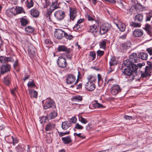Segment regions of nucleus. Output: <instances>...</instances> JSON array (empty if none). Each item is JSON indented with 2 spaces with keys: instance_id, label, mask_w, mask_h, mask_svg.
Instances as JSON below:
<instances>
[{
  "instance_id": "f257e3e1",
  "label": "nucleus",
  "mask_w": 152,
  "mask_h": 152,
  "mask_svg": "<svg viewBox=\"0 0 152 152\" xmlns=\"http://www.w3.org/2000/svg\"><path fill=\"white\" fill-rule=\"evenodd\" d=\"M58 8L57 6L51 5L50 9L47 10L45 17L48 21L53 22L55 20H61L64 18L65 16V13L61 10H58L55 12L54 14V17H51L53 12Z\"/></svg>"
},
{
  "instance_id": "f03ea898",
  "label": "nucleus",
  "mask_w": 152,
  "mask_h": 152,
  "mask_svg": "<svg viewBox=\"0 0 152 152\" xmlns=\"http://www.w3.org/2000/svg\"><path fill=\"white\" fill-rule=\"evenodd\" d=\"M54 36L58 39H61L64 37L66 39L69 40L72 39L73 36L69 34L61 29H57L54 32Z\"/></svg>"
},
{
  "instance_id": "7ed1b4c3",
  "label": "nucleus",
  "mask_w": 152,
  "mask_h": 152,
  "mask_svg": "<svg viewBox=\"0 0 152 152\" xmlns=\"http://www.w3.org/2000/svg\"><path fill=\"white\" fill-rule=\"evenodd\" d=\"M138 67L136 65H131V67L124 69V72L125 75L135 77L137 75V70Z\"/></svg>"
},
{
  "instance_id": "20e7f679",
  "label": "nucleus",
  "mask_w": 152,
  "mask_h": 152,
  "mask_svg": "<svg viewBox=\"0 0 152 152\" xmlns=\"http://www.w3.org/2000/svg\"><path fill=\"white\" fill-rule=\"evenodd\" d=\"M148 64L149 66H146L145 68V72L141 73V76L143 78L149 76L151 73L150 69L152 70V62H148Z\"/></svg>"
},
{
  "instance_id": "39448f33",
  "label": "nucleus",
  "mask_w": 152,
  "mask_h": 152,
  "mask_svg": "<svg viewBox=\"0 0 152 152\" xmlns=\"http://www.w3.org/2000/svg\"><path fill=\"white\" fill-rule=\"evenodd\" d=\"M111 27V25L108 23L103 24L100 27V34L102 35L105 34L110 29Z\"/></svg>"
},
{
  "instance_id": "423d86ee",
  "label": "nucleus",
  "mask_w": 152,
  "mask_h": 152,
  "mask_svg": "<svg viewBox=\"0 0 152 152\" xmlns=\"http://www.w3.org/2000/svg\"><path fill=\"white\" fill-rule=\"evenodd\" d=\"M53 107L55 108L56 107L54 102L50 99L48 98L47 99L46 102L43 106L44 109H47Z\"/></svg>"
},
{
  "instance_id": "0eeeda50",
  "label": "nucleus",
  "mask_w": 152,
  "mask_h": 152,
  "mask_svg": "<svg viewBox=\"0 0 152 152\" xmlns=\"http://www.w3.org/2000/svg\"><path fill=\"white\" fill-rule=\"evenodd\" d=\"M57 64L59 67L63 68L66 67L67 65L66 59L62 57L58 58Z\"/></svg>"
},
{
  "instance_id": "6e6552de",
  "label": "nucleus",
  "mask_w": 152,
  "mask_h": 152,
  "mask_svg": "<svg viewBox=\"0 0 152 152\" xmlns=\"http://www.w3.org/2000/svg\"><path fill=\"white\" fill-rule=\"evenodd\" d=\"M11 66L10 64H3L0 66V71L2 74H3L10 70Z\"/></svg>"
},
{
  "instance_id": "1a4fd4ad",
  "label": "nucleus",
  "mask_w": 152,
  "mask_h": 152,
  "mask_svg": "<svg viewBox=\"0 0 152 152\" xmlns=\"http://www.w3.org/2000/svg\"><path fill=\"white\" fill-rule=\"evenodd\" d=\"M121 90V89L118 85H115L111 88V93L113 95H115L120 92Z\"/></svg>"
},
{
  "instance_id": "9d476101",
  "label": "nucleus",
  "mask_w": 152,
  "mask_h": 152,
  "mask_svg": "<svg viewBox=\"0 0 152 152\" xmlns=\"http://www.w3.org/2000/svg\"><path fill=\"white\" fill-rule=\"evenodd\" d=\"M86 88L88 91H93L95 88L94 84L91 81H88L85 84Z\"/></svg>"
},
{
  "instance_id": "9b49d317",
  "label": "nucleus",
  "mask_w": 152,
  "mask_h": 152,
  "mask_svg": "<svg viewBox=\"0 0 152 152\" xmlns=\"http://www.w3.org/2000/svg\"><path fill=\"white\" fill-rule=\"evenodd\" d=\"M131 43L127 41L120 45V48L121 50H123V51H125L126 50L129 49L131 47Z\"/></svg>"
},
{
  "instance_id": "f8f14e48",
  "label": "nucleus",
  "mask_w": 152,
  "mask_h": 152,
  "mask_svg": "<svg viewBox=\"0 0 152 152\" xmlns=\"http://www.w3.org/2000/svg\"><path fill=\"white\" fill-rule=\"evenodd\" d=\"M70 19L73 20L77 15V10L74 8H70Z\"/></svg>"
},
{
  "instance_id": "ddd939ff",
  "label": "nucleus",
  "mask_w": 152,
  "mask_h": 152,
  "mask_svg": "<svg viewBox=\"0 0 152 152\" xmlns=\"http://www.w3.org/2000/svg\"><path fill=\"white\" fill-rule=\"evenodd\" d=\"M14 61L13 58L11 57H6L1 56H0V62L2 64H4L8 62H12Z\"/></svg>"
},
{
  "instance_id": "4468645a",
  "label": "nucleus",
  "mask_w": 152,
  "mask_h": 152,
  "mask_svg": "<svg viewBox=\"0 0 152 152\" xmlns=\"http://www.w3.org/2000/svg\"><path fill=\"white\" fill-rule=\"evenodd\" d=\"M76 80V77L72 74L69 75L66 78V83L68 84H71L74 83Z\"/></svg>"
},
{
  "instance_id": "2eb2a0df",
  "label": "nucleus",
  "mask_w": 152,
  "mask_h": 152,
  "mask_svg": "<svg viewBox=\"0 0 152 152\" xmlns=\"http://www.w3.org/2000/svg\"><path fill=\"white\" fill-rule=\"evenodd\" d=\"M143 34V31L140 29H137L134 30L133 32V35L135 37H140Z\"/></svg>"
},
{
  "instance_id": "dca6fc26",
  "label": "nucleus",
  "mask_w": 152,
  "mask_h": 152,
  "mask_svg": "<svg viewBox=\"0 0 152 152\" xmlns=\"http://www.w3.org/2000/svg\"><path fill=\"white\" fill-rule=\"evenodd\" d=\"M58 51L59 52H64L68 53L71 52V49L67 48L64 45H60L58 46Z\"/></svg>"
},
{
  "instance_id": "f3484780",
  "label": "nucleus",
  "mask_w": 152,
  "mask_h": 152,
  "mask_svg": "<svg viewBox=\"0 0 152 152\" xmlns=\"http://www.w3.org/2000/svg\"><path fill=\"white\" fill-rule=\"evenodd\" d=\"M129 58L133 63L138 62L139 61V58L138 57L137 54L135 53H133L130 55Z\"/></svg>"
},
{
  "instance_id": "a211bd4d",
  "label": "nucleus",
  "mask_w": 152,
  "mask_h": 152,
  "mask_svg": "<svg viewBox=\"0 0 152 152\" xmlns=\"http://www.w3.org/2000/svg\"><path fill=\"white\" fill-rule=\"evenodd\" d=\"M28 53L31 57L35 56L36 54L35 48L34 47L29 48L28 49Z\"/></svg>"
},
{
  "instance_id": "6ab92c4d",
  "label": "nucleus",
  "mask_w": 152,
  "mask_h": 152,
  "mask_svg": "<svg viewBox=\"0 0 152 152\" xmlns=\"http://www.w3.org/2000/svg\"><path fill=\"white\" fill-rule=\"evenodd\" d=\"M29 94L31 98H36L38 94L37 92L34 90H29Z\"/></svg>"
},
{
  "instance_id": "aec40b11",
  "label": "nucleus",
  "mask_w": 152,
  "mask_h": 152,
  "mask_svg": "<svg viewBox=\"0 0 152 152\" xmlns=\"http://www.w3.org/2000/svg\"><path fill=\"white\" fill-rule=\"evenodd\" d=\"M144 29L146 31L147 33L150 36L152 35L151 33L152 28L148 24L145 25Z\"/></svg>"
},
{
  "instance_id": "412c9836",
  "label": "nucleus",
  "mask_w": 152,
  "mask_h": 152,
  "mask_svg": "<svg viewBox=\"0 0 152 152\" xmlns=\"http://www.w3.org/2000/svg\"><path fill=\"white\" fill-rule=\"evenodd\" d=\"M136 9L137 7L135 5L132 6L127 13L130 15L135 14L137 12Z\"/></svg>"
},
{
  "instance_id": "4be33fe9",
  "label": "nucleus",
  "mask_w": 152,
  "mask_h": 152,
  "mask_svg": "<svg viewBox=\"0 0 152 152\" xmlns=\"http://www.w3.org/2000/svg\"><path fill=\"white\" fill-rule=\"evenodd\" d=\"M61 139L64 143L66 144H69L72 142V140L70 136L62 137Z\"/></svg>"
},
{
  "instance_id": "5701e85b",
  "label": "nucleus",
  "mask_w": 152,
  "mask_h": 152,
  "mask_svg": "<svg viewBox=\"0 0 152 152\" xmlns=\"http://www.w3.org/2000/svg\"><path fill=\"white\" fill-rule=\"evenodd\" d=\"M143 19V15L141 14H138L135 17V20L138 22H142Z\"/></svg>"
},
{
  "instance_id": "b1692460",
  "label": "nucleus",
  "mask_w": 152,
  "mask_h": 152,
  "mask_svg": "<svg viewBox=\"0 0 152 152\" xmlns=\"http://www.w3.org/2000/svg\"><path fill=\"white\" fill-rule=\"evenodd\" d=\"M123 64L124 66L127 67V68L131 67V65H135L133 64L132 62L131 61L130 59H129L126 60L124 61L123 62Z\"/></svg>"
},
{
  "instance_id": "393cba45",
  "label": "nucleus",
  "mask_w": 152,
  "mask_h": 152,
  "mask_svg": "<svg viewBox=\"0 0 152 152\" xmlns=\"http://www.w3.org/2000/svg\"><path fill=\"white\" fill-rule=\"evenodd\" d=\"M42 3L41 4V7L42 8H45L49 5V3L48 0H41Z\"/></svg>"
},
{
  "instance_id": "a878e982",
  "label": "nucleus",
  "mask_w": 152,
  "mask_h": 152,
  "mask_svg": "<svg viewBox=\"0 0 152 152\" xmlns=\"http://www.w3.org/2000/svg\"><path fill=\"white\" fill-rule=\"evenodd\" d=\"M139 58L143 60H146L148 58V55L145 53H140L138 55Z\"/></svg>"
},
{
  "instance_id": "bb28decb",
  "label": "nucleus",
  "mask_w": 152,
  "mask_h": 152,
  "mask_svg": "<svg viewBox=\"0 0 152 152\" xmlns=\"http://www.w3.org/2000/svg\"><path fill=\"white\" fill-rule=\"evenodd\" d=\"M3 82L4 84L7 85H9L10 83V75L4 77Z\"/></svg>"
},
{
  "instance_id": "cd10ccee",
  "label": "nucleus",
  "mask_w": 152,
  "mask_h": 152,
  "mask_svg": "<svg viewBox=\"0 0 152 152\" xmlns=\"http://www.w3.org/2000/svg\"><path fill=\"white\" fill-rule=\"evenodd\" d=\"M57 115V113L54 110L50 114L47 115V117L49 119H52L55 118Z\"/></svg>"
},
{
  "instance_id": "c85d7f7f",
  "label": "nucleus",
  "mask_w": 152,
  "mask_h": 152,
  "mask_svg": "<svg viewBox=\"0 0 152 152\" xmlns=\"http://www.w3.org/2000/svg\"><path fill=\"white\" fill-rule=\"evenodd\" d=\"M31 14L34 17H37L39 15V12L38 10L33 9L31 10Z\"/></svg>"
},
{
  "instance_id": "c756f323",
  "label": "nucleus",
  "mask_w": 152,
  "mask_h": 152,
  "mask_svg": "<svg viewBox=\"0 0 152 152\" xmlns=\"http://www.w3.org/2000/svg\"><path fill=\"white\" fill-rule=\"evenodd\" d=\"M89 31L90 32L92 33H96L98 31L96 26L94 24L90 26Z\"/></svg>"
},
{
  "instance_id": "7c9ffc66",
  "label": "nucleus",
  "mask_w": 152,
  "mask_h": 152,
  "mask_svg": "<svg viewBox=\"0 0 152 152\" xmlns=\"http://www.w3.org/2000/svg\"><path fill=\"white\" fill-rule=\"evenodd\" d=\"M116 25L121 31H124L125 30V26L124 23H120L118 24H116Z\"/></svg>"
},
{
  "instance_id": "2f4dec72",
  "label": "nucleus",
  "mask_w": 152,
  "mask_h": 152,
  "mask_svg": "<svg viewBox=\"0 0 152 152\" xmlns=\"http://www.w3.org/2000/svg\"><path fill=\"white\" fill-rule=\"evenodd\" d=\"M109 63L110 65L111 66H113L114 65H116L117 64V62L115 57H111L109 62Z\"/></svg>"
},
{
  "instance_id": "473e14b6",
  "label": "nucleus",
  "mask_w": 152,
  "mask_h": 152,
  "mask_svg": "<svg viewBox=\"0 0 152 152\" xmlns=\"http://www.w3.org/2000/svg\"><path fill=\"white\" fill-rule=\"evenodd\" d=\"M70 126L68 123L67 121H65L63 122L62 123L61 127L62 129L64 130H65L68 128Z\"/></svg>"
},
{
  "instance_id": "72a5a7b5",
  "label": "nucleus",
  "mask_w": 152,
  "mask_h": 152,
  "mask_svg": "<svg viewBox=\"0 0 152 152\" xmlns=\"http://www.w3.org/2000/svg\"><path fill=\"white\" fill-rule=\"evenodd\" d=\"M20 22L21 23V25L23 26H25L28 23V20L26 19L23 18H21Z\"/></svg>"
},
{
  "instance_id": "f704fd0d",
  "label": "nucleus",
  "mask_w": 152,
  "mask_h": 152,
  "mask_svg": "<svg viewBox=\"0 0 152 152\" xmlns=\"http://www.w3.org/2000/svg\"><path fill=\"white\" fill-rule=\"evenodd\" d=\"M25 30L27 33H32L34 31V29L31 26H28L25 28Z\"/></svg>"
},
{
  "instance_id": "c9c22d12",
  "label": "nucleus",
  "mask_w": 152,
  "mask_h": 152,
  "mask_svg": "<svg viewBox=\"0 0 152 152\" xmlns=\"http://www.w3.org/2000/svg\"><path fill=\"white\" fill-rule=\"evenodd\" d=\"M106 42L104 40H102L100 43L99 45L101 48L105 49L106 48Z\"/></svg>"
},
{
  "instance_id": "e433bc0d",
  "label": "nucleus",
  "mask_w": 152,
  "mask_h": 152,
  "mask_svg": "<svg viewBox=\"0 0 152 152\" xmlns=\"http://www.w3.org/2000/svg\"><path fill=\"white\" fill-rule=\"evenodd\" d=\"M54 127L53 124L49 123L45 127V129L46 131L51 130Z\"/></svg>"
},
{
  "instance_id": "4c0bfd02",
  "label": "nucleus",
  "mask_w": 152,
  "mask_h": 152,
  "mask_svg": "<svg viewBox=\"0 0 152 152\" xmlns=\"http://www.w3.org/2000/svg\"><path fill=\"white\" fill-rule=\"evenodd\" d=\"M146 21H150L151 18L152 17V12H150L147 13L146 14Z\"/></svg>"
},
{
  "instance_id": "58836bf2",
  "label": "nucleus",
  "mask_w": 152,
  "mask_h": 152,
  "mask_svg": "<svg viewBox=\"0 0 152 152\" xmlns=\"http://www.w3.org/2000/svg\"><path fill=\"white\" fill-rule=\"evenodd\" d=\"M130 25L134 27H140V24L138 23L132 22L130 23Z\"/></svg>"
},
{
  "instance_id": "ea45409f",
  "label": "nucleus",
  "mask_w": 152,
  "mask_h": 152,
  "mask_svg": "<svg viewBox=\"0 0 152 152\" xmlns=\"http://www.w3.org/2000/svg\"><path fill=\"white\" fill-rule=\"evenodd\" d=\"M15 9L16 15L22 13L23 12L22 8L20 7H16Z\"/></svg>"
},
{
  "instance_id": "a19ab883",
  "label": "nucleus",
  "mask_w": 152,
  "mask_h": 152,
  "mask_svg": "<svg viewBox=\"0 0 152 152\" xmlns=\"http://www.w3.org/2000/svg\"><path fill=\"white\" fill-rule=\"evenodd\" d=\"M47 118H48L47 116L46 117L43 116L40 118L39 121L41 124H43L46 122Z\"/></svg>"
},
{
  "instance_id": "79ce46f5",
  "label": "nucleus",
  "mask_w": 152,
  "mask_h": 152,
  "mask_svg": "<svg viewBox=\"0 0 152 152\" xmlns=\"http://www.w3.org/2000/svg\"><path fill=\"white\" fill-rule=\"evenodd\" d=\"M79 121L82 123L83 124H86L88 122V121L87 120L86 118H85L82 116H80V118H79Z\"/></svg>"
},
{
  "instance_id": "37998d69",
  "label": "nucleus",
  "mask_w": 152,
  "mask_h": 152,
  "mask_svg": "<svg viewBox=\"0 0 152 152\" xmlns=\"http://www.w3.org/2000/svg\"><path fill=\"white\" fill-rule=\"evenodd\" d=\"M93 107L95 108H102L103 107V106L97 102L96 103L93 104Z\"/></svg>"
},
{
  "instance_id": "c03bdc74",
  "label": "nucleus",
  "mask_w": 152,
  "mask_h": 152,
  "mask_svg": "<svg viewBox=\"0 0 152 152\" xmlns=\"http://www.w3.org/2000/svg\"><path fill=\"white\" fill-rule=\"evenodd\" d=\"M74 135L75 136H76L82 139H84L86 137L82 133L77 134L76 133H75L74 134Z\"/></svg>"
},
{
  "instance_id": "a18cd8bd",
  "label": "nucleus",
  "mask_w": 152,
  "mask_h": 152,
  "mask_svg": "<svg viewBox=\"0 0 152 152\" xmlns=\"http://www.w3.org/2000/svg\"><path fill=\"white\" fill-rule=\"evenodd\" d=\"M73 101H80L82 99V97L80 96H75L73 97Z\"/></svg>"
},
{
  "instance_id": "49530a36",
  "label": "nucleus",
  "mask_w": 152,
  "mask_h": 152,
  "mask_svg": "<svg viewBox=\"0 0 152 152\" xmlns=\"http://www.w3.org/2000/svg\"><path fill=\"white\" fill-rule=\"evenodd\" d=\"M28 87H33L35 86L34 82L33 81L29 82L28 83Z\"/></svg>"
},
{
  "instance_id": "de8ad7c7",
  "label": "nucleus",
  "mask_w": 152,
  "mask_h": 152,
  "mask_svg": "<svg viewBox=\"0 0 152 152\" xmlns=\"http://www.w3.org/2000/svg\"><path fill=\"white\" fill-rule=\"evenodd\" d=\"M17 151L18 152H23L24 150L23 148L20 145H18L16 147Z\"/></svg>"
},
{
  "instance_id": "09e8293b",
  "label": "nucleus",
  "mask_w": 152,
  "mask_h": 152,
  "mask_svg": "<svg viewBox=\"0 0 152 152\" xmlns=\"http://www.w3.org/2000/svg\"><path fill=\"white\" fill-rule=\"evenodd\" d=\"M89 56L90 57H92V60H94L96 57V53L94 52H90Z\"/></svg>"
},
{
  "instance_id": "8fccbe9b",
  "label": "nucleus",
  "mask_w": 152,
  "mask_h": 152,
  "mask_svg": "<svg viewBox=\"0 0 152 152\" xmlns=\"http://www.w3.org/2000/svg\"><path fill=\"white\" fill-rule=\"evenodd\" d=\"M28 3L27 4V7L29 8H30L32 7L33 5V3L32 0H30L29 1H28Z\"/></svg>"
},
{
  "instance_id": "3c124183",
  "label": "nucleus",
  "mask_w": 152,
  "mask_h": 152,
  "mask_svg": "<svg viewBox=\"0 0 152 152\" xmlns=\"http://www.w3.org/2000/svg\"><path fill=\"white\" fill-rule=\"evenodd\" d=\"M75 128L78 129H83V127L77 123L76 124Z\"/></svg>"
},
{
  "instance_id": "603ef678",
  "label": "nucleus",
  "mask_w": 152,
  "mask_h": 152,
  "mask_svg": "<svg viewBox=\"0 0 152 152\" xmlns=\"http://www.w3.org/2000/svg\"><path fill=\"white\" fill-rule=\"evenodd\" d=\"M104 53V52L103 51L99 50L97 51V55L100 57L103 55Z\"/></svg>"
},
{
  "instance_id": "864d4df0",
  "label": "nucleus",
  "mask_w": 152,
  "mask_h": 152,
  "mask_svg": "<svg viewBox=\"0 0 152 152\" xmlns=\"http://www.w3.org/2000/svg\"><path fill=\"white\" fill-rule=\"evenodd\" d=\"M58 133L60 137H62L64 135L69 134L70 132L69 131H68L65 132H58Z\"/></svg>"
},
{
  "instance_id": "5fc2aeb1",
  "label": "nucleus",
  "mask_w": 152,
  "mask_h": 152,
  "mask_svg": "<svg viewBox=\"0 0 152 152\" xmlns=\"http://www.w3.org/2000/svg\"><path fill=\"white\" fill-rule=\"evenodd\" d=\"M12 143L14 145H15L18 142V140L16 138H13V136L12 137Z\"/></svg>"
},
{
  "instance_id": "6e6d98bb",
  "label": "nucleus",
  "mask_w": 152,
  "mask_h": 152,
  "mask_svg": "<svg viewBox=\"0 0 152 152\" xmlns=\"http://www.w3.org/2000/svg\"><path fill=\"white\" fill-rule=\"evenodd\" d=\"M15 9L14 8H11L10 10H7V12H11L12 14L15 15H16V12H15Z\"/></svg>"
},
{
  "instance_id": "4d7b16f0",
  "label": "nucleus",
  "mask_w": 152,
  "mask_h": 152,
  "mask_svg": "<svg viewBox=\"0 0 152 152\" xmlns=\"http://www.w3.org/2000/svg\"><path fill=\"white\" fill-rule=\"evenodd\" d=\"M146 51L150 55H152V48H147L146 50Z\"/></svg>"
},
{
  "instance_id": "13d9d810",
  "label": "nucleus",
  "mask_w": 152,
  "mask_h": 152,
  "mask_svg": "<svg viewBox=\"0 0 152 152\" xmlns=\"http://www.w3.org/2000/svg\"><path fill=\"white\" fill-rule=\"evenodd\" d=\"M77 118L75 117H73L70 119V122L73 123H75L77 121Z\"/></svg>"
},
{
  "instance_id": "bf43d9fd",
  "label": "nucleus",
  "mask_w": 152,
  "mask_h": 152,
  "mask_svg": "<svg viewBox=\"0 0 152 152\" xmlns=\"http://www.w3.org/2000/svg\"><path fill=\"white\" fill-rule=\"evenodd\" d=\"M116 1V0H115ZM117 3L119 5L120 7H123V4L122 2V0H117Z\"/></svg>"
},
{
  "instance_id": "052dcab7",
  "label": "nucleus",
  "mask_w": 152,
  "mask_h": 152,
  "mask_svg": "<svg viewBox=\"0 0 152 152\" xmlns=\"http://www.w3.org/2000/svg\"><path fill=\"white\" fill-rule=\"evenodd\" d=\"M124 118L126 120H129L132 118V116L127 115H125L124 117Z\"/></svg>"
},
{
  "instance_id": "680f3d73",
  "label": "nucleus",
  "mask_w": 152,
  "mask_h": 152,
  "mask_svg": "<svg viewBox=\"0 0 152 152\" xmlns=\"http://www.w3.org/2000/svg\"><path fill=\"white\" fill-rule=\"evenodd\" d=\"M12 94L14 96L15 95V93L17 92V90L15 88L11 90Z\"/></svg>"
},
{
  "instance_id": "e2e57ef3",
  "label": "nucleus",
  "mask_w": 152,
  "mask_h": 152,
  "mask_svg": "<svg viewBox=\"0 0 152 152\" xmlns=\"http://www.w3.org/2000/svg\"><path fill=\"white\" fill-rule=\"evenodd\" d=\"M93 78V75H90L88 76L87 79L88 80V81H91L92 82L91 80L92 79V78Z\"/></svg>"
},
{
  "instance_id": "0e129e2a",
  "label": "nucleus",
  "mask_w": 152,
  "mask_h": 152,
  "mask_svg": "<svg viewBox=\"0 0 152 152\" xmlns=\"http://www.w3.org/2000/svg\"><path fill=\"white\" fill-rule=\"evenodd\" d=\"M18 65V60H16L14 64V67L15 68Z\"/></svg>"
},
{
  "instance_id": "69168bd1",
  "label": "nucleus",
  "mask_w": 152,
  "mask_h": 152,
  "mask_svg": "<svg viewBox=\"0 0 152 152\" xmlns=\"http://www.w3.org/2000/svg\"><path fill=\"white\" fill-rule=\"evenodd\" d=\"M98 78V82H99L102 80L101 75L100 74H98L97 75Z\"/></svg>"
},
{
  "instance_id": "338daca9",
  "label": "nucleus",
  "mask_w": 152,
  "mask_h": 152,
  "mask_svg": "<svg viewBox=\"0 0 152 152\" xmlns=\"http://www.w3.org/2000/svg\"><path fill=\"white\" fill-rule=\"evenodd\" d=\"M106 1H107L110 3H115L116 2L115 0H105Z\"/></svg>"
},
{
  "instance_id": "774afa93",
  "label": "nucleus",
  "mask_w": 152,
  "mask_h": 152,
  "mask_svg": "<svg viewBox=\"0 0 152 152\" xmlns=\"http://www.w3.org/2000/svg\"><path fill=\"white\" fill-rule=\"evenodd\" d=\"M80 27V26L77 23L74 26V28H75L77 29H78Z\"/></svg>"
}]
</instances>
